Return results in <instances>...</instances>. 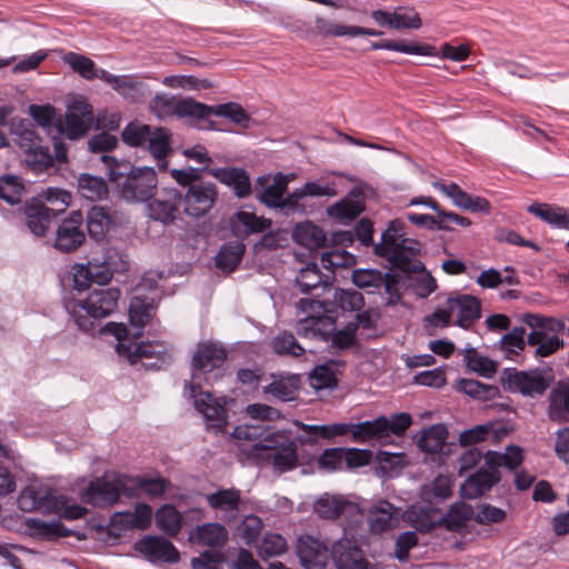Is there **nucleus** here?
I'll list each match as a JSON object with an SVG mask.
<instances>
[{
	"label": "nucleus",
	"mask_w": 569,
	"mask_h": 569,
	"mask_svg": "<svg viewBox=\"0 0 569 569\" xmlns=\"http://www.w3.org/2000/svg\"><path fill=\"white\" fill-rule=\"evenodd\" d=\"M156 309L152 299L133 297L129 305V320L132 331L124 323L108 322L100 329V332L116 338V350L119 356H166L174 351L171 345L163 341H139L144 327L150 323L156 315Z\"/></svg>",
	"instance_id": "f257e3e1"
},
{
	"label": "nucleus",
	"mask_w": 569,
	"mask_h": 569,
	"mask_svg": "<svg viewBox=\"0 0 569 569\" xmlns=\"http://www.w3.org/2000/svg\"><path fill=\"white\" fill-rule=\"evenodd\" d=\"M120 297L118 288L97 287L86 298H64V308L79 330L94 332L100 321L117 310Z\"/></svg>",
	"instance_id": "f03ea898"
},
{
	"label": "nucleus",
	"mask_w": 569,
	"mask_h": 569,
	"mask_svg": "<svg viewBox=\"0 0 569 569\" xmlns=\"http://www.w3.org/2000/svg\"><path fill=\"white\" fill-rule=\"evenodd\" d=\"M108 166L109 180L113 182L123 200L127 202H147L151 200L158 188L157 172L151 167H131L119 163L110 156H102Z\"/></svg>",
	"instance_id": "7ed1b4c3"
},
{
	"label": "nucleus",
	"mask_w": 569,
	"mask_h": 569,
	"mask_svg": "<svg viewBox=\"0 0 569 569\" xmlns=\"http://www.w3.org/2000/svg\"><path fill=\"white\" fill-rule=\"evenodd\" d=\"M403 233V220H391L381 236V241L375 246V253L386 258L399 271L420 273L425 266L415 257L420 252L421 244L415 239L405 238Z\"/></svg>",
	"instance_id": "20e7f679"
},
{
	"label": "nucleus",
	"mask_w": 569,
	"mask_h": 569,
	"mask_svg": "<svg viewBox=\"0 0 569 569\" xmlns=\"http://www.w3.org/2000/svg\"><path fill=\"white\" fill-rule=\"evenodd\" d=\"M124 143L131 147H147L161 171L167 170V157L171 153L170 133L166 128L152 129L138 121L128 123L121 132Z\"/></svg>",
	"instance_id": "39448f33"
},
{
	"label": "nucleus",
	"mask_w": 569,
	"mask_h": 569,
	"mask_svg": "<svg viewBox=\"0 0 569 569\" xmlns=\"http://www.w3.org/2000/svg\"><path fill=\"white\" fill-rule=\"evenodd\" d=\"M117 470L107 469L100 477L88 479L86 476L77 477L70 490L76 492L79 500L93 508L113 507L119 503L117 491Z\"/></svg>",
	"instance_id": "423d86ee"
},
{
	"label": "nucleus",
	"mask_w": 569,
	"mask_h": 569,
	"mask_svg": "<svg viewBox=\"0 0 569 569\" xmlns=\"http://www.w3.org/2000/svg\"><path fill=\"white\" fill-rule=\"evenodd\" d=\"M523 322L531 329L527 336L529 346L537 347L535 356H551L563 347L559 335L566 330L565 321L535 313H526Z\"/></svg>",
	"instance_id": "0eeeda50"
},
{
	"label": "nucleus",
	"mask_w": 569,
	"mask_h": 569,
	"mask_svg": "<svg viewBox=\"0 0 569 569\" xmlns=\"http://www.w3.org/2000/svg\"><path fill=\"white\" fill-rule=\"evenodd\" d=\"M191 381H186L184 395L192 399L194 409L203 416L206 428L210 431L213 429V413L209 412L213 410V391H203L201 383L194 380L200 378V375L207 376L213 371V358H191Z\"/></svg>",
	"instance_id": "6e6552de"
},
{
	"label": "nucleus",
	"mask_w": 569,
	"mask_h": 569,
	"mask_svg": "<svg viewBox=\"0 0 569 569\" xmlns=\"http://www.w3.org/2000/svg\"><path fill=\"white\" fill-rule=\"evenodd\" d=\"M352 282L368 293H381L383 291L388 296L387 305L395 306L401 300L405 279L397 273L358 269L352 272Z\"/></svg>",
	"instance_id": "1a4fd4ad"
},
{
	"label": "nucleus",
	"mask_w": 569,
	"mask_h": 569,
	"mask_svg": "<svg viewBox=\"0 0 569 569\" xmlns=\"http://www.w3.org/2000/svg\"><path fill=\"white\" fill-rule=\"evenodd\" d=\"M553 379L555 376L551 368L547 370L533 369L529 371H518L516 368H506L500 378L505 390L520 392L525 397L543 395Z\"/></svg>",
	"instance_id": "9d476101"
},
{
	"label": "nucleus",
	"mask_w": 569,
	"mask_h": 569,
	"mask_svg": "<svg viewBox=\"0 0 569 569\" xmlns=\"http://www.w3.org/2000/svg\"><path fill=\"white\" fill-rule=\"evenodd\" d=\"M132 548L151 565H157L158 562L174 565L180 561L179 550L169 538L162 535H143L134 541Z\"/></svg>",
	"instance_id": "9b49d317"
},
{
	"label": "nucleus",
	"mask_w": 569,
	"mask_h": 569,
	"mask_svg": "<svg viewBox=\"0 0 569 569\" xmlns=\"http://www.w3.org/2000/svg\"><path fill=\"white\" fill-rule=\"evenodd\" d=\"M23 523L27 528L21 532L39 541L56 542L68 537H76L79 541L88 539L84 531L70 529L59 519L44 520L29 517L24 519Z\"/></svg>",
	"instance_id": "f8f14e48"
},
{
	"label": "nucleus",
	"mask_w": 569,
	"mask_h": 569,
	"mask_svg": "<svg viewBox=\"0 0 569 569\" xmlns=\"http://www.w3.org/2000/svg\"><path fill=\"white\" fill-rule=\"evenodd\" d=\"M330 556L336 569H378L370 562L363 550L353 538H341L330 549Z\"/></svg>",
	"instance_id": "ddd939ff"
},
{
	"label": "nucleus",
	"mask_w": 569,
	"mask_h": 569,
	"mask_svg": "<svg viewBox=\"0 0 569 569\" xmlns=\"http://www.w3.org/2000/svg\"><path fill=\"white\" fill-rule=\"evenodd\" d=\"M93 120L92 107L84 100L73 101L62 118L58 120V129L69 139H78L91 127Z\"/></svg>",
	"instance_id": "4468645a"
},
{
	"label": "nucleus",
	"mask_w": 569,
	"mask_h": 569,
	"mask_svg": "<svg viewBox=\"0 0 569 569\" xmlns=\"http://www.w3.org/2000/svg\"><path fill=\"white\" fill-rule=\"evenodd\" d=\"M328 552L327 543L312 535H300L296 540V555L303 569H325Z\"/></svg>",
	"instance_id": "2eb2a0df"
},
{
	"label": "nucleus",
	"mask_w": 569,
	"mask_h": 569,
	"mask_svg": "<svg viewBox=\"0 0 569 569\" xmlns=\"http://www.w3.org/2000/svg\"><path fill=\"white\" fill-rule=\"evenodd\" d=\"M263 174L257 178L254 183V190L257 192V200L270 209L279 210L281 200L288 190L290 177L281 172L276 173L272 177Z\"/></svg>",
	"instance_id": "dca6fc26"
},
{
	"label": "nucleus",
	"mask_w": 569,
	"mask_h": 569,
	"mask_svg": "<svg viewBox=\"0 0 569 569\" xmlns=\"http://www.w3.org/2000/svg\"><path fill=\"white\" fill-rule=\"evenodd\" d=\"M83 216L81 211H72L62 220L56 232L54 248L61 252H72L84 241L86 236L81 229Z\"/></svg>",
	"instance_id": "f3484780"
},
{
	"label": "nucleus",
	"mask_w": 569,
	"mask_h": 569,
	"mask_svg": "<svg viewBox=\"0 0 569 569\" xmlns=\"http://www.w3.org/2000/svg\"><path fill=\"white\" fill-rule=\"evenodd\" d=\"M447 306L456 317L453 325L463 329L471 328L481 317V302L471 295L452 293L447 299Z\"/></svg>",
	"instance_id": "a211bd4d"
},
{
	"label": "nucleus",
	"mask_w": 569,
	"mask_h": 569,
	"mask_svg": "<svg viewBox=\"0 0 569 569\" xmlns=\"http://www.w3.org/2000/svg\"><path fill=\"white\" fill-rule=\"evenodd\" d=\"M382 32L376 29L358 27V26H343L340 23H336L330 21L323 17H316L315 27L306 30L302 33L303 39H311L312 37L321 36V37H358V36H369V37H379Z\"/></svg>",
	"instance_id": "6ab92c4d"
},
{
	"label": "nucleus",
	"mask_w": 569,
	"mask_h": 569,
	"mask_svg": "<svg viewBox=\"0 0 569 569\" xmlns=\"http://www.w3.org/2000/svg\"><path fill=\"white\" fill-rule=\"evenodd\" d=\"M250 114L236 102L216 104V131L241 132L250 128Z\"/></svg>",
	"instance_id": "aec40b11"
},
{
	"label": "nucleus",
	"mask_w": 569,
	"mask_h": 569,
	"mask_svg": "<svg viewBox=\"0 0 569 569\" xmlns=\"http://www.w3.org/2000/svg\"><path fill=\"white\" fill-rule=\"evenodd\" d=\"M366 210L365 196L355 187L347 197L327 208V216L342 224L351 223Z\"/></svg>",
	"instance_id": "412c9836"
},
{
	"label": "nucleus",
	"mask_w": 569,
	"mask_h": 569,
	"mask_svg": "<svg viewBox=\"0 0 569 569\" xmlns=\"http://www.w3.org/2000/svg\"><path fill=\"white\" fill-rule=\"evenodd\" d=\"M500 481L501 478L497 475L480 467L461 483L459 495L462 499H477L489 492Z\"/></svg>",
	"instance_id": "4be33fe9"
},
{
	"label": "nucleus",
	"mask_w": 569,
	"mask_h": 569,
	"mask_svg": "<svg viewBox=\"0 0 569 569\" xmlns=\"http://www.w3.org/2000/svg\"><path fill=\"white\" fill-rule=\"evenodd\" d=\"M213 207V186L208 182L191 186L184 196V211L187 214L200 218Z\"/></svg>",
	"instance_id": "5701e85b"
},
{
	"label": "nucleus",
	"mask_w": 569,
	"mask_h": 569,
	"mask_svg": "<svg viewBox=\"0 0 569 569\" xmlns=\"http://www.w3.org/2000/svg\"><path fill=\"white\" fill-rule=\"evenodd\" d=\"M325 363L316 366L309 373L310 386L316 390H333L338 387V368L343 367V358H327Z\"/></svg>",
	"instance_id": "b1692460"
},
{
	"label": "nucleus",
	"mask_w": 569,
	"mask_h": 569,
	"mask_svg": "<svg viewBox=\"0 0 569 569\" xmlns=\"http://www.w3.org/2000/svg\"><path fill=\"white\" fill-rule=\"evenodd\" d=\"M181 194L176 189L164 191L148 203L149 216L163 223L172 222L179 210Z\"/></svg>",
	"instance_id": "393cba45"
},
{
	"label": "nucleus",
	"mask_w": 569,
	"mask_h": 569,
	"mask_svg": "<svg viewBox=\"0 0 569 569\" xmlns=\"http://www.w3.org/2000/svg\"><path fill=\"white\" fill-rule=\"evenodd\" d=\"M272 427L261 428V431H264L262 437H260V441L254 443L249 451V456L256 460L257 462L261 461V457H266V455H271L274 452L287 441L291 440V431L288 429L274 430L270 431Z\"/></svg>",
	"instance_id": "a878e982"
},
{
	"label": "nucleus",
	"mask_w": 569,
	"mask_h": 569,
	"mask_svg": "<svg viewBox=\"0 0 569 569\" xmlns=\"http://www.w3.org/2000/svg\"><path fill=\"white\" fill-rule=\"evenodd\" d=\"M156 526L167 538H177L182 527L187 525V519L172 503L160 506L156 513Z\"/></svg>",
	"instance_id": "bb28decb"
},
{
	"label": "nucleus",
	"mask_w": 569,
	"mask_h": 569,
	"mask_svg": "<svg viewBox=\"0 0 569 569\" xmlns=\"http://www.w3.org/2000/svg\"><path fill=\"white\" fill-rule=\"evenodd\" d=\"M271 226V220L258 217L253 212L238 211L230 218L231 231L239 238L264 232Z\"/></svg>",
	"instance_id": "cd10ccee"
},
{
	"label": "nucleus",
	"mask_w": 569,
	"mask_h": 569,
	"mask_svg": "<svg viewBox=\"0 0 569 569\" xmlns=\"http://www.w3.org/2000/svg\"><path fill=\"white\" fill-rule=\"evenodd\" d=\"M449 430L445 423H435L427 429H422L417 436V447L426 453H438L443 449L448 439Z\"/></svg>",
	"instance_id": "c85d7f7f"
},
{
	"label": "nucleus",
	"mask_w": 569,
	"mask_h": 569,
	"mask_svg": "<svg viewBox=\"0 0 569 569\" xmlns=\"http://www.w3.org/2000/svg\"><path fill=\"white\" fill-rule=\"evenodd\" d=\"M261 458L262 460L258 463H271L279 473L291 471L299 466L298 448H296L291 440L287 441L284 446L274 452H271V455H266V457Z\"/></svg>",
	"instance_id": "c756f323"
},
{
	"label": "nucleus",
	"mask_w": 569,
	"mask_h": 569,
	"mask_svg": "<svg viewBox=\"0 0 569 569\" xmlns=\"http://www.w3.org/2000/svg\"><path fill=\"white\" fill-rule=\"evenodd\" d=\"M246 252V244L240 241H229L224 243L216 253V269L224 274L233 272L241 262Z\"/></svg>",
	"instance_id": "7c9ffc66"
},
{
	"label": "nucleus",
	"mask_w": 569,
	"mask_h": 569,
	"mask_svg": "<svg viewBox=\"0 0 569 569\" xmlns=\"http://www.w3.org/2000/svg\"><path fill=\"white\" fill-rule=\"evenodd\" d=\"M26 224L36 236H44L51 219L54 217L48 206L38 200L28 202L24 208Z\"/></svg>",
	"instance_id": "2f4dec72"
},
{
	"label": "nucleus",
	"mask_w": 569,
	"mask_h": 569,
	"mask_svg": "<svg viewBox=\"0 0 569 569\" xmlns=\"http://www.w3.org/2000/svg\"><path fill=\"white\" fill-rule=\"evenodd\" d=\"M216 180L231 187L238 198H246L251 193L249 174L240 168L216 169Z\"/></svg>",
	"instance_id": "473e14b6"
},
{
	"label": "nucleus",
	"mask_w": 569,
	"mask_h": 569,
	"mask_svg": "<svg viewBox=\"0 0 569 569\" xmlns=\"http://www.w3.org/2000/svg\"><path fill=\"white\" fill-rule=\"evenodd\" d=\"M398 509L387 501L381 500L373 505L369 511L370 516V530L375 533H381L396 527L398 517L395 516Z\"/></svg>",
	"instance_id": "72a5a7b5"
},
{
	"label": "nucleus",
	"mask_w": 569,
	"mask_h": 569,
	"mask_svg": "<svg viewBox=\"0 0 569 569\" xmlns=\"http://www.w3.org/2000/svg\"><path fill=\"white\" fill-rule=\"evenodd\" d=\"M471 519H475L473 508L463 500H459L449 507L448 513L437 520V525H443L448 531L457 532Z\"/></svg>",
	"instance_id": "f704fd0d"
},
{
	"label": "nucleus",
	"mask_w": 569,
	"mask_h": 569,
	"mask_svg": "<svg viewBox=\"0 0 569 569\" xmlns=\"http://www.w3.org/2000/svg\"><path fill=\"white\" fill-rule=\"evenodd\" d=\"M335 330V322L329 317L309 316L300 319L297 325V331L306 338H319L328 341L331 332Z\"/></svg>",
	"instance_id": "c9c22d12"
},
{
	"label": "nucleus",
	"mask_w": 569,
	"mask_h": 569,
	"mask_svg": "<svg viewBox=\"0 0 569 569\" xmlns=\"http://www.w3.org/2000/svg\"><path fill=\"white\" fill-rule=\"evenodd\" d=\"M330 281L331 276L322 274L317 263H310L302 268L296 278V284L299 287L301 293L305 295L330 286Z\"/></svg>",
	"instance_id": "e433bc0d"
},
{
	"label": "nucleus",
	"mask_w": 569,
	"mask_h": 569,
	"mask_svg": "<svg viewBox=\"0 0 569 569\" xmlns=\"http://www.w3.org/2000/svg\"><path fill=\"white\" fill-rule=\"evenodd\" d=\"M293 239L310 250L323 248L327 243L325 231L310 221L298 223L295 227Z\"/></svg>",
	"instance_id": "4c0bfd02"
},
{
	"label": "nucleus",
	"mask_w": 569,
	"mask_h": 569,
	"mask_svg": "<svg viewBox=\"0 0 569 569\" xmlns=\"http://www.w3.org/2000/svg\"><path fill=\"white\" fill-rule=\"evenodd\" d=\"M440 511V508L432 507L431 505L419 509L411 506L407 509L405 515L407 520L413 525L416 531L419 533H429L436 528L443 527V525H437L438 519L433 518V515Z\"/></svg>",
	"instance_id": "58836bf2"
},
{
	"label": "nucleus",
	"mask_w": 569,
	"mask_h": 569,
	"mask_svg": "<svg viewBox=\"0 0 569 569\" xmlns=\"http://www.w3.org/2000/svg\"><path fill=\"white\" fill-rule=\"evenodd\" d=\"M549 417L558 422H569V383L559 382L550 392Z\"/></svg>",
	"instance_id": "ea45409f"
},
{
	"label": "nucleus",
	"mask_w": 569,
	"mask_h": 569,
	"mask_svg": "<svg viewBox=\"0 0 569 569\" xmlns=\"http://www.w3.org/2000/svg\"><path fill=\"white\" fill-rule=\"evenodd\" d=\"M452 485L449 476L438 475L432 482L420 487L419 498L427 505H432L435 499H448L452 496Z\"/></svg>",
	"instance_id": "a19ab883"
},
{
	"label": "nucleus",
	"mask_w": 569,
	"mask_h": 569,
	"mask_svg": "<svg viewBox=\"0 0 569 569\" xmlns=\"http://www.w3.org/2000/svg\"><path fill=\"white\" fill-rule=\"evenodd\" d=\"M385 416L372 420L353 423V442L365 443L370 440H383L387 438Z\"/></svg>",
	"instance_id": "79ce46f5"
},
{
	"label": "nucleus",
	"mask_w": 569,
	"mask_h": 569,
	"mask_svg": "<svg viewBox=\"0 0 569 569\" xmlns=\"http://www.w3.org/2000/svg\"><path fill=\"white\" fill-rule=\"evenodd\" d=\"M528 211L545 222L561 229H569V214L561 207H553L548 203H532Z\"/></svg>",
	"instance_id": "37998d69"
},
{
	"label": "nucleus",
	"mask_w": 569,
	"mask_h": 569,
	"mask_svg": "<svg viewBox=\"0 0 569 569\" xmlns=\"http://www.w3.org/2000/svg\"><path fill=\"white\" fill-rule=\"evenodd\" d=\"M356 505L343 498H330L328 495L319 498L313 506L315 512L322 519H338L348 508L352 509Z\"/></svg>",
	"instance_id": "c03bdc74"
},
{
	"label": "nucleus",
	"mask_w": 569,
	"mask_h": 569,
	"mask_svg": "<svg viewBox=\"0 0 569 569\" xmlns=\"http://www.w3.org/2000/svg\"><path fill=\"white\" fill-rule=\"evenodd\" d=\"M112 224L109 212L99 206H93L87 214V229L90 238L96 241L104 239L107 231Z\"/></svg>",
	"instance_id": "a18cd8bd"
},
{
	"label": "nucleus",
	"mask_w": 569,
	"mask_h": 569,
	"mask_svg": "<svg viewBox=\"0 0 569 569\" xmlns=\"http://www.w3.org/2000/svg\"><path fill=\"white\" fill-rule=\"evenodd\" d=\"M99 79L107 82L124 98H134L139 92L140 82L132 74L116 76L107 70H99Z\"/></svg>",
	"instance_id": "49530a36"
},
{
	"label": "nucleus",
	"mask_w": 569,
	"mask_h": 569,
	"mask_svg": "<svg viewBox=\"0 0 569 569\" xmlns=\"http://www.w3.org/2000/svg\"><path fill=\"white\" fill-rule=\"evenodd\" d=\"M78 191L83 198L91 201L102 199L109 192L104 179L89 173H82L78 178Z\"/></svg>",
	"instance_id": "de8ad7c7"
},
{
	"label": "nucleus",
	"mask_w": 569,
	"mask_h": 569,
	"mask_svg": "<svg viewBox=\"0 0 569 569\" xmlns=\"http://www.w3.org/2000/svg\"><path fill=\"white\" fill-rule=\"evenodd\" d=\"M117 477V491L119 500L121 497L127 499H138L143 493L141 475H130L121 471L113 472Z\"/></svg>",
	"instance_id": "09e8293b"
},
{
	"label": "nucleus",
	"mask_w": 569,
	"mask_h": 569,
	"mask_svg": "<svg viewBox=\"0 0 569 569\" xmlns=\"http://www.w3.org/2000/svg\"><path fill=\"white\" fill-rule=\"evenodd\" d=\"M379 47L380 50H391L398 51L406 54H419V56H428L436 57L438 56L437 48L431 44H421L417 42L406 43L405 41H396V40H380Z\"/></svg>",
	"instance_id": "8fccbe9b"
},
{
	"label": "nucleus",
	"mask_w": 569,
	"mask_h": 569,
	"mask_svg": "<svg viewBox=\"0 0 569 569\" xmlns=\"http://www.w3.org/2000/svg\"><path fill=\"white\" fill-rule=\"evenodd\" d=\"M262 560L283 555L288 550L287 540L280 533L266 532L260 545H256Z\"/></svg>",
	"instance_id": "3c124183"
},
{
	"label": "nucleus",
	"mask_w": 569,
	"mask_h": 569,
	"mask_svg": "<svg viewBox=\"0 0 569 569\" xmlns=\"http://www.w3.org/2000/svg\"><path fill=\"white\" fill-rule=\"evenodd\" d=\"M213 109L191 98H178L174 116L179 118L206 119Z\"/></svg>",
	"instance_id": "603ef678"
},
{
	"label": "nucleus",
	"mask_w": 569,
	"mask_h": 569,
	"mask_svg": "<svg viewBox=\"0 0 569 569\" xmlns=\"http://www.w3.org/2000/svg\"><path fill=\"white\" fill-rule=\"evenodd\" d=\"M63 61L68 63L74 72L87 80L99 78V71H97L94 61L83 54L68 52L63 57Z\"/></svg>",
	"instance_id": "864d4df0"
},
{
	"label": "nucleus",
	"mask_w": 569,
	"mask_h": 569,
	"mask_svg": "<svg viewBox=\"0 0 569 569\" xmlns=\"http://www.w3.org/2000/svg\"><path fill=\"white\" fill-rule=\"evenodd\" d=\"M143 495L149 499H161L166 492L172 487L170 479L163 477L160 472L156 471L154 476L141 475Z\"/></svg>",
	"instance_id": "5fc2aeb1"
},
{
	"label": "nucleus",
	"mask_w": 569,
	"mask_h": 569,
	"mask_svg": "<svg viewBox=\"0 0 569 569\" xmlns=\"http://www.w3.org/2000/svg\"><path fill=\"white\" fill-rule=\"evenodd\" d=\"M272 350L279 356H303L306 350L289 331H281L271 341Z\"/></svg>",
	"instance_id": "6e6d98bb"
},
{
	"label": "nucleus",
	"mask_w": 569,
	"mask_h": 569,
	"mask_svg": "<svg viewBox=\"0 0 569 569\" xmlns=\"http://www.w3.org/2000/svg\"><path fill=\"white\" fill-rule=\"evenodd\" d=\"M300 382L299 375H289L286 379L272 381L267 386L266 392H270L282 401H290L293 399V392L299 389Z\"/></svg>",
	"instance_id": "4d7b16f0"
},
{
	"label": "nucleus",
	"mask_w": 569,
	"mask_h": 569,
	"mask_svg": "<svg viewBox=\"0 0 569 569\" xmlns=\"http://www.w3.org/2000/svg\"><path fill=\"white\" fill-rule=\"evenodd\" d=\"M321 267L333 272L337 268H348L356 262L355 257L341 249L323 251L320 258Z\"/></svg>",
	"instance_id": "13d9d810"
},
{
	"label": "nucleus",
	"mask_w": 569,
	"mask_h": 569,
	"mask_svg": "<svg viewBox=\"0 0 569 569\" xmlns=\"http://www.w3.org/2000/svg\"><path fill=\"white\" fill-rule=\"evenodd\" d=\"M422 26L419 13L413 8H398L392 12V29H420Z\"/></svg>",
	"instance_id": "bf43d9fd"
},
{
	"label": "nucleus",
	"mask_w": 569,
	"mask_h": 569,
	"mask_svg": "<svg viewBox=\"0 0 569 569\" xmlns=\"http://www.w3.org/2000/svg\"><path fill=\"white\" fill-rule=\"evenodd\" d=\"M263 523L256 515L247 516L238 527V532L248 546H256L261 535Z\"/></svg>",
	"instance_id": "052dcab7"
},
{
	"label": "nucleus",
	"mask_w": 569,
	"mask_h": 569,
	"mask_svg": "<svg viewBox=\"0 0 569 569\" xmlns=\"http://www.w3.org/2000/svg\"><path fill=\"white\" fill-rule=\"evenodd\" d=\"M345 456L346 451L342 447L327 448L317 458L318 468L327 471L341 470Z\"/></svg>",
	"instance_id": "680f3d73"
},
{
	"label": "nucleus",
	"mask_w": 569,
	"mask_h": 569,
	"mask_svg": "<svg viewBox=\"0 0 569 569\" xmlns=\"http://www.w3.org/2000/svg\"><path fill=\"white\" fill-rule=\"evenodd\" d=\"M335 301L342 311H359L363 305V296L355 289H337Z\"/></svg>",
	"instance_id": "e2e57ef3"
},
{
	"label": "nucleus",
	"mask_w": 569,
	"mask_h": 569,
	"mask_svg": "<svg viewBox=\"0 0 569 569\" xmlns=\"http://www.w3.org/2000/svg\"><path fill=\"white\" fill-rule=\"evenodd\" d=\"M241 502V491L236 488L216 490V509L237 513Z\"/></svg>",
	"instance_id": "0e129e2a"
},
{
	"label": "nucleus",
	"mask_w": 569,
	"mask_h": 569,
	"mask_svg": "<svg viewBox=\"0 0 569 569\" xmlns=\"http://www.w3.org/2000/svg\"><path fill=\"white\" fill-rule=\"evenodd\" d=\"M493 422L489 421L483 425H477L472 428L466 429L459 435L460 447H472L477 443L485 441L492 429Z\"/></svg>",
	"instance_id": "69168bd1"
},
{
	"label": "nucleus",
	"mask_w": 569,
	"mask_h": 569,
	"mask_svg": "<svg viewBox=\"0 0 569 569\" xmlns=\"http://www.w3.org/2000/svg\"><path fill=\"white\" fill-rule=\"evenodd\" d=\"M23 191V184L17 177L3 176L0 178V198L10 204L20 201Z\"/></svg>",
	"instance_id": "338daca9"
},
{
	"label": "nucleus",
	"mask_w": 569,
	"mask_h": 569,
	"mask_svg": "<svg viewBox=\"0 0 569 569\" xmlns=\"http://www.w3.org/2000/svg\"><path fill=\"white\" fill-rule=\"evenodd\" d=\"M526 329L523 327H515L501 338V349L506 352L519 356V351H523L527 339H525Z\"/></svg>",
	"instance_id": "774afa93"
}]
</instances>
